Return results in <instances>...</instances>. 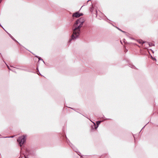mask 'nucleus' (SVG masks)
I'll return each instance as SVG.
<instances>
[{
    "label": "nucleus",
    "mask_w": 158,
    "mask_h": 158,
    "mask_svg": "<svg viewBox=\"0 0 158 158\" xmlns=\"http://www.w3.org/2000/svg\"><path fill=\"white\" fill-rule=\"evenodd\" d=\"M151 46H152V44H151Z\"/></svg>",
    "instance_id": "obj_16"
},
{
    "label": "nucleus",
    "mask_w": 158,
    "mask_h": 158,
    "mask_svg": "<svg viewBox=\"0 0 158 158\" xmlns=\"http://www.w3.org/2000/svg\"><path fill=\"white\" fill-rule=\"evenodd\" d=\"M132 68H135V67L134 65H132V66L131 67Z\"/></svg>",
    "instance_id": "obj_9"
},
{
    "label": "nucleus",
    "mask_w": 158,
    "mask_h": 158,
    "mask_svg": "<svg viewBox=\"0 0 158 158\" xmlns=\"http://www.w3.org/2000/svg\"><path fill=\"white\" fill-rule=\"evenodd\" d=\"M151 46H152V44H151Z\"/></svg>",
    "instance_id": "obj_15"
},
{
    "label": "nucleus",
    "mask_w": 158,
    "mask_h": 158,
    "mask_svg": "<svg viewBox=\"0 0 158 158\" xmlns=\"http://www.w3.org/2000/svg\"><path fill=\"white\" fill-rule=\"evenodd\" d=\"M26 140V136L23 135V136L19 137L17 140V141L19 143V145L21 146L25 142Z\"/></svg>",
    "instance_id": "obj_2"
},
{
    "label": "nucleus",
    "mask_w": 158,
    "mask_h": 158,
    "mask_svg": "<svg viewBox=\"0 0 158 158\" xmlns=\"http://www.w3.org/2000/svg\"><path fill=\"white\" fill-rule=\"evenodd\" d=\"M98 14V12H97V11L96 10V15H97Z\"/></svg>",
    "instance_id": "obj_12"
},
{
    "label": "nucleus",
    "mask_w": 158,
    "mask_h": 158,
    "mask_svg": "<svg viewBox=\"0 0 158 158\" xmlns=\"http://www.w3.org/2000/svg\"><path fill=\"white\" fill-rule=\"evenodd\" d=\"M102 121H97V125L98 126H99V124L100 123H101V122H102Z\"/></svg>",
    "instance_id": "obj_4"
},
{
    "label": "nucleus",
    "mask_w": 158,
    "mask_h": 158,
    "mask_svg": "<svg viewBox=\"0 0 158 158\" xmlns=\"http://www.w3.org/2000/svg\"><path fill=\"white\" fill-rule=\"evenodd\" d=\"M2 0H0V3L1 2Z\"/></svg>",
    "instance_id": "obj_14"
},
{
    "label": "nucleus",
    "mask_w": 158,
    "mask_h": 158,
    "mask_svg": "<svg viewBox=\"0 0 158 158\" xmlns=\"http://www.w3.org/2000/svg\"><path fill=\"white\" fill-rule=\"evenodd\" d=\"M153 60H156V59L155 58H153Z\"/></svg>",
    "instance_id": "obj_11"
},
{
    "label": "nucleus",
    "mask_w": 158,
    "mask_h": 158,
    "mask_svg": "<svg viewBox=\"0 0 158 158\" xmlns=\"http://www.w3.org/2000/svg\"><path fill=\"white\" fill-rule=\"evenodd\" d=\"M94 123V127H95V129H96L98 128V125H96L95 123Z\"/></svg>",
    "instance_id": "obj_5"
},
{
    "label": "nucleus",
    "mask_w": 158,
    "mask_h": 158,
    "mask_svg": "<svg viewBox=\"0 0 158 158\" xmlns=\"http://www.w3.org/2000/svg\"><path fill=\"white\" fill-rule=\"evenodd\" d=\"M7 67H8V69H10V68H9V67L7 65Z\"/></svg>",
    "instance_id": "obj_13"
},
{
    "label": "nucleus",
    "mask_w": 158,
    "mask_h": 158,
    "mask_svg": "<svg viewBox=\"0 0 158 158\" xmlns=\"http://www.w3.org/2000/svg\"><path fill=\"white\" fill-rule=\"evenodd\" d=\"M36 57H38V59H39V60H42V61H43L44 62V61H43V60L42 59H41V58L40 57H37V56H36Z\"/></svg>",
    "instance_id": "obj_6"
},
{
    "label": "nucleus",
    "mask_w": 158,
    "mask_h": 158,
    "mask_svg": "<svg viewBox=\"0 0 158 158\" xmlns=\"http://www.w3.org/2000/svg\"><path fill=\"white\" fill-rule=\"evenodd\" d=\"M14 136H10V137H5V138H7V137H8V138H13L14 137Z\"/></svg>",
    "instance_id": "obj_8"
},
{
    "label": "nucleus",
    "mask_w": 158,
    "mask_h": 158,
    "mask_svg": "<svg viewBox=\"0 0 158 158\" xmlns=\"http://www.w3.org/2000/svg\"><path fill=\"white\" fill-rule=\"evenodd\" d=\"M83 15V14L81 13H80L79 12H77L75 13H74L72 17H76V18H78L80 16Z\"/></svg>",
    "instance_id": "obj_3"
},
{
    "label": "nucleus",
    "mask_w": 158,
    "mask_h": 158,
    "mask_svg": "<svg viewBox=\"0 0 158 158\" xmlns=\"http://www.w3.org/2000/svg\"><path fill=\"white\" fill-rule=\"evenodd\" d=\"M139 43L142 44H143L144 43L143 42H139Z\"/></svg>",
    "instance_id": "obj_10"
},
{
    "label": "nucleus",
    "mask_w": 158,
    "mask_h": 158,
    "mask_svg": "<svg viewBox=\"0 0 158 158\" xmlns=\"http://www.w3.org/2000/svg\"><path fill=\"white\" fill-rule=\"evenodd\" d=\"M117 28L119 30L121 31H122V32H125L124 31H122L119 28H118L117 27Z\"/></svg>",
    "instance_id": "obj_7"
},
{
    "label": "nucleus",
    "mask_w": 158,
    "mask_h": 158,
    "mask_svg": "<svg viewBox=\"0 0 158 158\" xmlns=\"http://www.w3.org/2000/svg\"><path fill=\"white\" fill-rule=\"evenodd\" d=\"M85 21L83 18H81L76 21L73 25V32L71 35V38L69 41V42L78 37L80 33V29L83 26Z\"/></svg>",
    "instance_id": "obj_1"
}]
</instances>
